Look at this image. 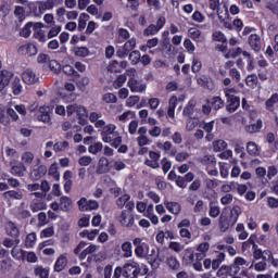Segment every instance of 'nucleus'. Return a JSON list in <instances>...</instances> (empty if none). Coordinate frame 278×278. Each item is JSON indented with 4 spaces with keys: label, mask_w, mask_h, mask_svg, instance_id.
I'll return each instance as SVG.
<instances>
[{
    "label": "nucleus",
    "mask_w": 278,
    "mask_h": 278,
    "mask_svg": "<svg viewBox=\"0 0 278 278\" xmlns=\"http://www.w3.org/2000/svg\"><path fill=\"white\" fill-rule=\"evenodd\" d=\"M13 90V94L18 96L23 92V86L21 85V78L14 76V74L8 70L0 72V92H3L7 86L10 85Z\"/></svg>",
    "instance_id": "obj_1"
},
{
    "label": "nucleus",
    "mask_w": 278,
    "mask_h": 278,
    "mask_svg": "<svg viewBox=\"0 0 278 278\" xmlns=\"http://www.w3.org/2000/svg\"><path fill=\"white\" fill-rule=\"evenodd\" d=\"M235 94V88L225 90V97L227 99L226 111L229 112V114H233V112H236L240 108V97Z\"/></svg>",
    "instance_id": "obj_2"
},
{
    "label": "nucleus",
    "mask_w": 278,
    "mask_h": 278,
    "mask_svg": "<svg viewBox=\"0 0 278 278\" xmlns=\"http://www.w3.org/2000/svg\"><path fill=\"white\" fill-rule=\"evenodd\" d=\"M148 269L144 268L143 273L138 263H127L124 265V277L125 278H138L139 275H147Z\"/></svg>",
    "instance_id": "obj_3"
},
{
    "label": "nucleus",
    "mask_w": 278,
    "mask_h": 278,
    "mask_svg": "<svg viewBox=\"0 0 278 278\" xmlns=\"http://www.w3.org/2000/svg\"><path fill=\"white\" fill-rule=\"evenodd\" d=\"M78 208L80 212H92L94 210H99V202L96 200H88L86 198H81L77 202Z\"/></svg>",
    "instance_id": "obj_4"
},
{
    "label": "nucleus",
    "mask_w": 278,
    "mask_h": 278,
    "mask_svg": "<svg viewBox=\"0 0 278 278\" xmlns=\"http://www.w3.org/2000/svg\"><path fill=\"white\" fill-rule=\"evenodd\" d=\"M101 136H102L103 142H108V143L112 142V140H114V137L118 136V131H116V125L109 124L104 126L102 128Z\"/></svg>",
    "instance_id": "obj_5"
},
{
    "label": "nucleus",
    "mask_w": 278,
    "mask_h": 278,
    "mask_svg": "<svg viewBox=\"0 0 278 278\" xmlns=\"http://www.w3.org/2000/svg\"><path fill=\"white\" fill-rule=\"evenodd\" d=\"M136 49V38L129 39L122 49L117 50L116 55L117 58H121L122 60L127 58L131 51Z\"/></svg>",
    "instance_id": "obj_6"
},
{
    "label": "nucleus",
    "mask_w": 278,
    "mask_h": 278,
    "mask_svg": "<svg viewBox=\"0 0 278 278\" xmlns=\"http://www.w3.org/2000/svg\"><path fill=\"white\" fill-rule=\"evenodd\" d=\"M247 264V261L242 257L235 258V263L229 266H222L220 269L217 271V275H223V270H231L233 275H238V271L240 270V266H244Z\"/></svg>",
    "instance_id": "obj_7"
},
{
    "label": "nucleus",
    "mask_w": 278,
    "mask_h": 278,
    "mask_svg": "<svg viewBox=\"0 0 278 278\" xmlns=\"http://www.w3.org/2000/svg\"><path fill=\"white\" fill-rule=\"evenodd\" d=\"M231 51V58L236 59L238 55L242 54L243 58H248V71L251 72L255 67L253 66L254 59L252 58L251 53L248 51H242V48H237L236 50H230Z\"/></svg>",
    "instance_id": "obj_8"
},
{
    "label": "nucleus",
    "mask_w": 278,
    "mask_h": 278,
    "mask_svg": "<svg viewBox=\"0 0 278 278\" xmlns=\"http://www.w3.org/2000/svg\"><path fill=\"white\" fill-rule=\"evenodd\" d=\"M22 79L24 84H27V86H34V84H38L39 81L36 72L29 68L22 73Z\"/></svg>",
    "instance_id": "obj_9"
},
{
    "label": "nucleus",
    "mask_w": 278,
    "mask_h": 278,
    "mask_svg": "<svg viewBox=\"0 0 278 278\" xmlns=\"http://www.w3.org/2000/svg\"><path fill=\"white\" fill-rule=\"evenodd\" d=\"M136 218L132 214H129L127 210H123L121 216L118 217V222L123 227H134Z\"/></svg>",
    "instance_id": "obj_10"
},
{
    "label": "nucleus",
    "mask_w": 278,
    "mask_h": 278,
    "mask_svg": "<svg viewBox=\"0 0 278 278\" xmlns=\"http://www.w3.org/2000/svg\"><path fill=\"white\" fill-rule=\"evenodd\" d=\"M197 84L198 86L205 88V90H214V88H216V86L214 85V79L205 75L197 77Z\"/></svg>",
    "instance_id": "obj_11"
},
{
    "label": "nucleus",
    "mask_w": 278,
    "mask_h": 278,
    "mask_svg": "<svg viewBox=\"0 0 278 278\" xmlns=\"http://www.w3.org/2000/svg\"><path fill=\"white\" fill-rule=\"evenodd\" d=\"M249 45L255 53H260V51H262V37L257 34L250 35Z\"/></svg>",
    "instance_id": "obj_12"
},
{
    "label": "nucleus",
    "mask_w": 278,
    "mask_h": 278,
    "mask_svg": "<svg viewBox=\"0 0 278 278\" xmlns=\"http://www.w3.org/2000/svg\"><path fill=\"white\" fill-rule=\"evenodd\" d=\"M149 157L150 160L144 161L146 166H149L150 168H160V152L150 151Z\"/></svg>",
    "instance_id": "obj_13"
},
{
    "label": "nucleus",
    "mask_w": 278,
    "mask_h": 278,
    "mask_svg": "<svg viewBox=\"0 0 278 278\" xmlns=\"http://www.w3.org/2000/svg\"><path fill=\"white\" fill-rule=\"evenodd\" d=\"M128 87L131 92H144V90H147V85L142 84V80H137L136 78H130L128 80Z\"/></svg>",
    "instance_id": "obj_14"
},
{
    "label": "nucleus",
    "mask_w": 278,
    "mask_h": 278,
    "mask_svg": "<svg viewBox=\"0 0 278 278\" xmlns=\"http://www.w3.org/2000/svg\"><path fill=\"white\" fill-rule=\"evenodd\" d=\"M18 53L31 58V55H36V53H38V48H36L34 43L24 45L18 48Z\"/></svg>",
    "instance_id": "obj_15"
},
{
    "label": "nucleus",
    "mask_w": 278,
    "mask_h": 278,
    "mask_svg": "<svg viewBox=\"0 0 278 278\" xmlns=\"http://www.w3.org/2000/svg\"><path fill=\"white\" fill-rule=\"evenodd\" d=\"M194 179V173L189 172L185 176H178L176 179V186L178 188H186L187 184H190Z\"/></svg>",
    "instance_id": "obj_16"
},
{
    "label": "nucleus",
    "mask_w": 278,
    "mask_h": 278,
    "mask_svg": "<svg viewBox=\"0 0 278 278\" xmlns=\"http://www.w3.org/2000/svg\"><path fill=\"white\" fill-rule=\"evenodd\" d=\"M105 173H110V161L102 156L98 162L97 175H105Z\"/></svg>",
    "instance_id": "obj_17"
},
{
    "label": "nucleus",
    "mask_w": 278,
    "mask_h": 278,
    "mask_svg": "<svg viewBox=\"0 0 278 278\" xmlns=\"http://www.w3.org/2000/svg\"><path fill=\"white\" fill-rule=\"evenodd\" d=\"M45 175H47V167L45 165H40L30 173V178L33 181H38V179H42Z\"/></svg>",
    "instance_id": "obj_18"
},
{
    "label": "nucleus",
    "mask_w": 278,
    "mask_h": 278,
    "mask_svg": "<svg viewBox=\"0 0 278 278\" xmlns=\"http://www.w3.org/2000/svg\"><path fill=\"white\" fill-rule=\"evenodd\" d=\"M73 205V200L71 198L63 195L60 199V210L62 212H71V206Z\"/></svg>",
    "instance_id": "obj_19"
},
{
    "label": "nucleus",
    "mask_w": 278,
    "mask_h": 278,
    "mask_svg": "<svg viewBox=\"0 0 278 278\" xmlns=\"http://www.w3.org/2000/svg\"><path fill=\"white\" fill-rule=\"evenodd\" d=\"M195 105H197V102H194V100L189 101L182 111L184 116H188V118H194Z\"/></svg>",
    "instance_id": "obj_20"
},
{
    "label": "nucleus",
    "mask_w": 278,
    "mask_h": 278,
    "mask_svg": "<svg viewBox=\"0 0 278 278\" xmlns=\"http://www.w3.org/2000/svg\"><path fill=\"white\" fill-rule=\"evenodd\" d=\"M5 231L11 238H18V228L15 223L9 222L5 225Z\"/></svg>",
    "instance_id": "obj_21"
},
{
    "label": "nucleus",
    "mask_w": 278,
    "mask_h": 278,
    "mask_svg": "<svg viewBox=\"0 0 278 278\" xmlns=\"http://www.w3.org/2000/svg\"><path fill=\"white\" fill-rule=\"evenodd\" d=\"M11 255L12 257H14V260L21 262L25 260V255H27V252L15 245L11 251Z\"/></svg>",
    "instance_id": "obj_22"
},
{
    "label": "nucleus",
    "mask_w": 278,
    "mask_h": 278,
    "mask_svg": "<svg viewBox=\"0 0 278 278\" xmlns=\"http://www.w3.org/2000/svg\"><path fill=\"white\" fill-rule=\"evenodd\" d=\"M34 275L39 278H49V268L37 265L34 268Z\"/></svg>",
    "instance_id": "obj_23"
},
{
    "label": "nucleus",
    "mask_w": 278,
    "mask_h": 278,
    "mask_svg": "<svg viewBox=\"0 0 278 278\" xmlns=\"http://www.w3.org/2000/svg\"><path fill=\"white\" fill-rule=\"evenodd\" d=\"M166 264L167 266L172 269V270H179L180 268V264L179 261L177 260V257L173 256V255H168L166 257Z\"/></svg>",
    "instance_id": "obj_24"
},
{
    "label": "nucleus",
    "mask_w": 278,
    "mask_h": 278,
    "mask_svg": "<svg viewBox=\"0 0 278 278\" xmlns=\"http://www.w3.org/2000/svg\"><path fill=\"white\" fill-rule=\"evenodd\" d=\"M66 264H68V261L66 260V256L61 255V256L56 260V262H55V264H54V270H55L56 273H62V269H63V268H66Z\"/></svg>",
    "instance_id": "obj_25"
},
{
    "label": "nucleus",
    "mask_w": 278,
    "mask_h": 278,
    "mask_svg": "<svg viewBox=\"0 0 278 278\" xmlns=\"http://www.w3.org/2000/svg\"><path fill=\"white\" fill-rule=\"evenodd\" d=\"M25 170H27V167H25V164L23 163H18L11 168L12 175H17V177L25 176Z\"/></svg>",
    "instance_id": "obj_26"
},
{
    "label": "nucleus",
    "mask_w": 278,
    "mask_h": 278,
    "mask_svg": "<svg viewBox=\"0 0 278 278\" xmlns=\"http://www.w3.org/2000/svg\"><path fill=\"white\" fill-rule=\"evenodd\" d=\"M240 214H242V208L238 205L233 206L230 211V223H232V225H236V223H238Z\"/></svg>",
    "instance_id": "obj_27"
},
{
    "label": "nucleus",
    "mask_w": 278,
    "mask_h": 278,
    "mask_svg": "<svg viewBox=\"0 0 278 278\" xmlns=\"http://www.w3.org/2000/svg\"><path fill=\"white\" fill-rule=\"evenodd\" d=\"M247 152L249 153V155H252V157L260 155V150L257 149V143H255L253 141H249L247 143Z\"/></svg>",
    "instance_id": "obj_28"
},
{
    "label": "nucleus",
    "mask_w": 278,
    "mask_h": 278,
    "mask_svg": "<svg viewBox=\"0 0 278 278\" xmlns=\"http://www.w3.org/2000/svg\"><path fill=\"white\" fill-rule=\"evenodd\" d=\"M201 163L203 166H211V168H214L216 166V156L210 154L204 155Z\"/></svg>",
    "instance_id": "obj_29"
},
{
    "label": "nucleus",
    "mask_w": 278,
    "mask_h": 278,
    "mask_svg": "<svg viewBox=\"0 0 278 278\" xmlns=\"http://www.w3.org/2000/svg\"><path fill=\"white\" fill-rule=\"evenodd\" d=\"M211 105L214 110L218 111L222 108H225V101L220 97H214L211 99Z\"/></svg>",
    "instance_id": "obj_30"
},
{
    "label": "nucleus",
    "mask_w": 278,
    "mask_h": 278,
    "mask_svg": "<svg viewBox=\"0 0 278 278\" xmlns=\"http://www.w3.org/2000/svg\"><path fill=\"white\" fill-rule=\"evenodd\" d=\"M34 27V22H28L20 31L22 38H29L31 36V28Z\"/></svg>",
    "instance_id": "obj_31"
},
{
    "label": "nucleus",
    "mask_w": 278,
    "mask_h": 278,
    "mask_svg": "<svg viewBox=\"0 0 278 278\" xmlns=\"http://www.w3.org/2000/svg\"><path fill=\"white\" fill-rule=\"evenodd\" d=\"M14 16L17 18L18 23H23V21H25V8L21 5L15 7Z\"/></svg>",
    "instance_id": "obj_32"
},
{
    "label": "nucleus",
    "mask_w": 278,
    "mask_h": 278,
    "mask_svg": "<svg viewBox=\"0 0 278 278\" xmlns=\"http://www.w3.org/2000/svg\"><path fill=\"white\" fill-rule=\"evenodd\" d=\"M227 149V142L225 140H217L213 142V150L215 153H220V151H225Z\"/></svg>",
    "instance_id": "obj_33"
},
{
    "label": "nucleus",
    "mask_w": 278,
    "mask_h": 278,
    "mask_svg": "<svg viewBox=\"0 0 278 278\" xmlns=\"http://www.w3.org/2000/svg\"><path fill=\"white\" fill-rule=\"evenodd\" d=\"M278 103V93H274L266 102V110L273 112L275 104Z\"/></svg>",
    "instance_id": "obj_34"
},
{
    "label": "nucleus",
    "mask_w": 278,
    "mask_h": 278,
    "mask_svg": "<svg viewBox=\"0 0 278 278\" xmlns=\"http://www.w3.org/2000/svg\"><path fill=\"white\" fill-rule=\"evenodd\" d=\"M175 108H177V98H172L167 109V116L169 118H175Z\"/></svg>",
    "instance_id": "obj_35"
},
{
    "label": "nucleus",
    "mask_w": 278,
    "mask_h": 278,
    "mask_svg": "<svg viewBox=\"0 0 278 278\" xmlns=\"http://www.w3.org/2000/svg\"><path fill=\"white\" fill-rule=\"evenodd\" d=\"M92 253H97V245L91 244L87 249H85L80 254H79V260H85L88 257V255H92Z\"/></svg>",
    "instance_id": "obj_36"
},
{
    "label": "nucleus",
    "mask_w": 278,
    "mask_h": 278,
    "mask_svg": "<svg viewBox=\"0 0 278 278\" xmlns=\"http://www.w3.org/2000/svg\"><path fill=\"white\" fill-rule=\"evenodd\" d=\"M166 208L172 214H179V212H181V206L177 202H167L166 203Z\"/></svg>",
    "instance_id": "obj_37"
},
{
    "label": "nucleus",
    "mask_w": 278,
    "mask_h": 278,
    "mask_svg": "<svg viewBox=\"0 0 278 278\" xmlns=\"http://www.w3.org/2000/svg\"><path fill=\"white\" fill-rule=\"evenodd\" d=\"M262 129V119H257L255 124L247 126L248 134H257Z\"/></svg>",
    "instance_id": "obj_38"
},
{
    "label": "nucleus",
    "mask_w": 278,
    "mask_h": 278,
    "mask_svg": "<svg viewBox=\"0 0 278 278\" xmlns=\"http://www.w3.org/2000/svg\"><path fill=\"white\" fill-rule=\"evenodd\" d=\"M4 198L5 199H15L17 201H21V199H23V192L14 191V190L7 191V192H4Z\"/></svg>",
    "instance_id": "obj_39"
},
{
    "label": "nucleus",
    "mask_w": 278,
    "mask_h": 278,
    "mask_svg": "<svg viewBox=\"0 0 278 278\" xmlns=\"http://www.w3.org/2000/svg\"><path fill=\"white\" fill-rule=\"evenodd\" d=\"M66 149H68V141H58L53 146V151H55V153L66 151Z\"/></svg>",
    "instance_id": "obj_40"
},
{
    "label": "nucleus",
    "mask_w": 278,
    "mask_h": 278,
    "mask_svg": "<svg viewBox=\"0 0 278 278\" xmlns=\"http://www.w3.org/2000/svg\"><path fill=\"white\" fill-rule=\"evenodd\" d=\"M74 54L77 58H88V55L90 54V50H88L86 47H78L75 48Z\"/></svg>",
    "instance_id": "obj_41"
},
{
    "label": "nucleus",
    "mask_w": 278,
    "mask_h": 278,
    "mask_svg": "<svg viewBox=\"0 0 278 278\" xmlns=\"http://www.w3.org/2000/svg\"><path fill=\"white\" fill-rule=\"evenodd\" d=\"M129 199H131V195L127 194V193H125L124 195L119 197L116 200L117 207H119V210H123L125 207V205L127 204V202L129 201Z\"/></svg>",
    "instance_id": "obj_42"
},
{
    "label": "nucleus",
    "mask_w": 278,
    "mask_h": 278,
    "mask_svg": "<svg viewBox=\"0 0 278 278\" xmlns=\"http://www.w3.org/2000/svg\"><path fill=\"white\" fill-rule=\"evenodd\" d=\"M245 83H247V86H249V88H256L258 84L257 75L255 74L249 75L245 78Z\"/></svg>",
    "instance_id": "obj_43"
},
{
    "label": "nucleus",
    "mask_w": 278,
    "mask_h": 278,
    "mask_svg": "<svg viewBox=\"0 0 278 278\" xmlns=\"http://www.w3.org/2000/svg\"><path fill=\"white\" fill-rule=\"evenodd\" d=\"M40 114L37 116V119L40 123H49L51 121V116H49V113L45 112V108L39 109Z\"/></svg>",
    "instance_id": "obj_44"
},
{
    "label": "nucleus",
    "mask_w": 278,
    "mask_h": 278,
    "mask_svg": "<svg viewBox=\"0 0 278 278\" xmlns=\"http://www.w3.org/2000/svg\"><path fill=\"white\" fill-rule=\"evenodd\" d=\"M109 73H121V64L118 61H111L108 66Z\"/></svg>",
    "instance_id": "obj_45"
},
{
    "label": "nucleus",
    "mask_w": 278,
    "mask_h": 278,
    "mask_svg": "<svg viewBox=\"0 0 278 278\" xmlns=\"http://www.w3.org/2000/svg\"><path fill=\"white\" fill-rule=\"evenodd\" d=\"M189 36H190V38H192V40H195V42H201V40H202L201 30H199L197 28H190Z\"/></svg>",
    "instance_id": "obj_46"
},
{
    "label": "nucleus",
    "mask_w": 278,
    "mask_h": 278,
    "mask_svg": "<svg viewBox=\"0 0 278 278\" xmlns=\"http://www.w3.org/2000/svg\"><path fill=\"white\" fill-rule=\"evenodd\" d=\"M103 150V143L96 142L91 146H89L88 151L89 153H92L93 155H97V153H100V151Z\"/></svg>",
    "instance_id": "obj_47"
},
{
    "label": "nucleus",
    "mask_w": 278,
    "mask_h": 278,
    "mask_svg": "<svg viewBox=\"0 0 278 278\" xmlns=\"http://www.w3.org/2000/svg\"><path fill=\"white\" fill-rule=\"evenodd\" d=\"M25 244L27 249H33L34 244H36V232L27 235Z\"/></svg>",
    "instance_id": "obj_48"
},
{
    "label": "nucleus",
    "mask_w": 278,
    "mask_h": 278,
    "mask_svg": "<svg viewBox=\"0 0 278 278\" xmlns=\"http://www.w3.org/2000/svg\"><path fill=\"white\" fill-rule=\"evenodd\" d=\"M160 30L155 26V24L149 25L144 30H143V36H155Z\"/></svg>",
    "instance_id": "obj_49"
},
{
    "label": "nucleus",
    "mask_w": 278,
    "mask_h": 278,
    "mask_svg": "<svg viewBox=\"0 0 278 278\" xmlns=\"http://www.w3.org/2000/svg\"><path fill=\"white\" fill-rule=\"evenodd\" d=\"M131 249H132V245H131V242L129 241H126L122 244V251H124L125 253V257H131Z\"/></svg>",
    "instance_id": "obj_50"
},
{
    "label": "nucleus",
    "mask_w": 278,
    "mask_h": 278,
    "mask_svg": "<svg viewBox=\"0 0 278 278\" xmlns=\"http://www.w3.org/2000/svg\"><path fill=\"white\" fill-rule=\"evenodd\" d=\"M128 60H130L131 64H138V62H140V51H131L129 53Z\"/></svg>",
    "instance_id": "obj_51"
},
{
    "label": "nucleus",
    "mask_w": 278,
    "mask_h": 278,
    "mask_svg": "<svg viewBox=\"0 0 278 278\" xmlns=\"http://www.w3.org/2000/svg\"><path fill=\"white\" fill-rule=\"evenodd\" d=\"M198 125H199V122H195L194 117H189L187 119L186 129H187V131H192V130L197 129Z\"/></svg>",
    "instance_id": "obj_52"
},
{
    "label": "nucleus",
    "mask_w": 278,
    "mask_h": 278,
    "mask_svg": "<svg viewBox=\"0 0 278 278\" xmlns=\"http://www.w3.org/2000/svg\"><path fill=\"white\" fill-rule=\"evenodd\" d=\"M213 40H215L216 42H227V37H225V34H223V31L218 30V31H215L213 34Z\"/></svg>",
    "instance_id": "obj_53"
},
{
    "label": "nucleus",
    "mask_w": 278,
    "mask_h": 278,
    "mask_svg": "<svg viewBox=\"0 0 278 278\" xmlns=\"http://www.w3.org/2000/svg\"><path fill=\"white\" fill-rule=\"evenodd\" d=\"M49 68H50V71H52L53 73H55L58 75V73H60L62 71V65H60V63H58V61L52 60L49 63Z\"/></svg>",
    "instance_id": "obj_54"
},
{
    "label": "nucleus",
    "mask_w": 278,
    "mask_h": 278,
    "mask_svg": "<svg viewBox=\"0 0 278 278\" xmlns=\"http://www.w3.org/2000/svg\"><path fill=\"white\" fill-rule=\"evenodd\" d=\"M49 175L54 177L56 181H60V172L58 170V164H52L49 168Z\"/></svg>",
    "instance_id": "obj_55"
},
{
    "label": "nucleus",
    "mask_w": 278,
    "mask_h": 278,
    "mask_svg": "<svg viewBox=\"0 0 278 278\" xmlns=\"http://www.w3.org/2000/svg\"><path fill=\"white\" fill-rule=\"evenodd\" d=\"M219 214H220V207L214 206L211 203L210 204V212H208V215L211 216V218H218Z\"/></svg>",
    "instance_id": "obj_56"
},
{
    "label": "nucleus",
    "mask_w": 278,
    "mask_h": 278,
    "mask_svg": "<svg viewBox=\"0 0 278 278\" xmlns=\"http://www.w3.org/2000/svg\"><path fill=\"white\" fill-rule=\"evenodd\" d=\"M22 162L25 163L27 166H29V164L34 162V154H31V152H25L22 155Z\"/></svg>",
    "instance_id": "obj_57"
},
{
    "label": "nucleus",
    "mask_w": 278,
    "mask_h": 278,
    "mask_svg": "<svg viewBox=\"0 0 278 278\" xmlns=\"http://www.w3.org/2000/svg\"><path fill=\"white\" fill-rule=\"evenodd\" d=\"M219 229L220 231H227V229H229V220L227 217H219Z\"/></svg>",
    "instance_id": "obj_58"
},
{
    "label": "nucleus",
    "mask_w": 278,
    "mask_h": 278,
    "mask_svg": "<svg viewBox=\"0 0 278 278\" xmlns=\"http://www.w3.org/2000/svg\"><path fill=\"white\" fill-rule=\"evenodd\" d=\"M161 164H162L163 172L165 174L168 173V170H170V168L173 167V163H170V161H168V159H166V157H164L161 161Z\"/></svg>",
    "instance_id": "obj_59"
},
{
    "label": "nucleus",
    "mask_w": 278,
    "mask_h": 278,
    "mask_svg": "<svg viewBox=\"0 0 278 278\" xmlns=\"http://www.w3.org/2000/svg\"><path fill=\"white\" fill-rule=\"evenodd\" d=\"M0 123L4 126L10 125V117L5 115V111L0 109Z\"/></svg>",
    "instance_id": "obj_60"
},
{
    "label": "nucleus",
    "mask_w": 278,
    "mask_h": 278,
    "mask_svg": "<svg viewBox=\"0 0 278 278\" xmlns=\"http://www.w3.org/2000/svg\"><path fill=\"white\" fill-rule=\"evenodd\" d=\"M103 101L105 103H116V101H118V99L116 98V96L114 93H105L103 96Z\"/></svg>",
    "instance_id": "obj_61"
},
{
    "label": "nucleus",
    "mask_w": 278,
    "mask_h": 278,
    "mask_svg": "<svg viewBox=\"0 0 278 278\" xmlns=\"http://www.w3.org/2000/svg\"><path fill=\"white\" fill-rule=\"evenodd\" d=\"M138 101H140V96H130L127 99L126 104L128 108H134V105H136V103H138Z\"/></svg>",
    "instance_id": "obj_62"
},
{
    "label": "nucleus",
    "mask_w": 278,
    "mask_h": 278,
    "mask_svg": "<svg viewBox=\"0 0 278 278\" xmlns=\"http://www.w3.org/2000/svg\"><path fill=\"white\" fill-rule=\"evenodd\" d=\"M184 47L188 51V53H194V43H192V40L185 39Z\"/></svg>",
    "instance_id": "obj_63"
},
{
    "label": "nucleus",
    "mask_w": 278,
    "mask_h": 278,
    "mask_svg": "<svg viewBox=\"0 0 278 278\" xmlns=\"http://www.w3.org/2000/svg\"><path fill=\"white\" fill-rule=\"evenodd\" d=\"M62 31V26H54L48 33V38H55Z\"/></svg>",
    "instance_id": "obj_64"
}]
</instances>
